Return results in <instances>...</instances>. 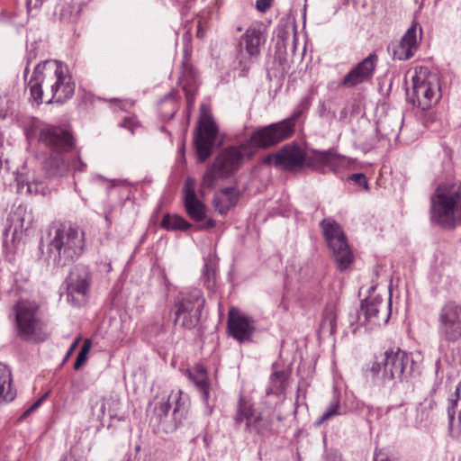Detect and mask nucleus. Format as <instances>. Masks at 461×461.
I'll use <instances>...</instances> for the list:
<instances>
[{
    "label": "nucleus",
    "mask_w": 461,
    "mask_h": 461,
    "mask_svg": "<svg viewBox=\"0 0 461 461\" xmlns=\"http://www.w3.org/2000/svg\"><path fill=\"white\" fill-rule=\"evenodd\" d=\"M30 100L37 105L64 104L75 93L76 85L62 62L47 59L38 63L28 82Z\"/></svg>",
    "instance_id": "1"
},
{
    "label": "nucleus",
    "mask_w": 461,
    "mask_h": 461,
    "mask_svg": "<svg viewBox=\"0 0 461 461\" xmlns=\"http://www.w3.org/2000/svg\"><path fill=\"white\" fill-rule=\"evenodd\" d=\"M48 258L55 267H65L77 260L85 250V233L68 223H53L50 229Z\"/></svg>",
    "instance_id": "2"
},
{
    "label": "nucleus",
    "mask_w": 461,
    "mask_h": 461,
    "mask_svg": "<svg viewBox=\"0 0 461 461\" xmlns=\"http://www.w3.org/2000/svg\"><path fill=\"white\" fill-rule=\"evenodd\" d=\"M414 366L411 353L400 348H391L380 356H375L367 371L375 383L382 385L395 384L397 382H408L413 375Z\"/></svg>",
    "instance_id": "3"
},
{
    "label": "nucleus",
    "mask_w": 461,
    "mask_h": 461,
    "mask_svg": "<svg viewBox=\"0 0 461 461\" xmlns=\"http://www.w3.org/2000/svg\"><path fill=\"white\" fill-rule=\"evenodd\" d=\"M430 221L446 230L461 223V182L439 185L430 196Z\"/></svg>",
    "instance_id": "4"
},
{
    "label": "nucleus",
    "mask_w": 461,
    "mask_h": 461,
    "mask_svg": "<svg viewBox=\"0 0 461 461\" xmlns=\"http://www.w3.org/2000/svg\"><path fill=\"white\" fill-rule=\"evenodd\" d=\"M301 114V111H295L285 120L255 130L242 143V148L249 150V156H254L258 149H267L291 138L294 133L295 121Z\"/></svg>",
    "instance_id": "5"
},
{
    "label": "nucleus",
    "mask_w": 461,
    "mask_h": 461,
    "mask_svg": "<svg viewBox=\"0 0 461 461\" xmlns=\"http://www.w3.org/2000/svg\"><path fill=\"white\" fill-rule=\"evenodd\" d=\"M205 298L202 290L191 288L178 293L174 300V323L185 330H192L200 322Z\"/></svg>",
    "instance_id": "6"
},
{
    "label": "nucleus",
    "mask_w": 461,
    "mask_h": 461,
    "mask_svg": "<svg viewBox=\"0 0 461 461\" xmlns=\"http://www.w3.org/2000/svg\"><path fill=\"white\" fill-rule=\"evenodd\" d=\"M245 422L244 430L249 433H255L262 439L269 438L277 434L274 428V419L270 415H264L262 412L255 414L253 403L243 396H240L233 416L235 429H239Z\"/></svg>",
    "instance_id": "7"
},
{
    "label": "nucleus",
    "mask_w": 461,
    "mask_h": 461,
    "mask_svg": "<svg viewBox=\"0 0 461 461\" xmlns=\"http://www.w3.org/2000/svg\"><path fill=\"white\" fill-rule=\"evenodd\" d=\"M15 330L25 341H43L47 339L45 323L35 302L20 301L15 305Z\"/></svg>",
    "instance_id": "8"
},
{
    "label": "nucleus",
    "mask_w": 461,
    "mask_h": 461,
    "mask_svg": "<svg viewBox=\"0 0 461 461\" xmlns=\"http://www.w3.org/2000/svg\"><path fill=\"white\" fill-rule=\"evenodd\" d=\"M320 227L329 249L332 251L338 269L346 271L352 264L354 256L342 227L331 219H323Z\"/></svg>",
    "instance_id": "9"
},
{
    "label": "nucleus",
    "mask_w": 461,
    "mask_h": 461,
    "mask_svg": "<svg viewBox=\"0 0 461 461\" xmlns=\"http://www.w3.org/2000/svg\"><path fill=\"white\" fill-rule=\"evenodd\" d=\"M158 421V432L170 434L175 432L185 419L187 406L179 391L171 393L166 401L158 402L154 408Z\"/></svg>",
    "instance_id": "10"
},
{
    "label": "nucleus",
    "mask_w": 461,
    "mask_h": 461,
    "mask_svg": "<svg viewBox=\"0 0 461 461\" xmlns=\"http://www.w3.org/2000/svg\"><path fill=\"white\" fill-rule=\"evenodd\" d=\"M437 331L440 341L461 340V303L454 299L443 303L437 314Z\"/></svg>",
    "instance_id": "11"
},
{
    "label": "nucleus",
    "mask_w": 461,
    "mask_h": 461,
    "mask_svg": "<svg viewBox=\"0 0 461 461\" xmlns=\"http://www.w3.org/2000/svg\"><path fill=\"white\" fill-rule=\"evenodd\" d=\"M437 78L428 68H420L412 77V95L409 96L413 105L427 110L437 104L440 95Z\"/></svg>",
    "instance_id": "12"
},
{
    "label": "nucleus",
    "mask_w": 461,
    "mask_h": 461,
    "mask_svg": "<svg viewBox=\"0 0 461 461\" xmlns=\"http://www.w3.org/2000/svg\"><path fill=\"white\" fill-rule=\"evenodd\" d=\"M67 300L75 307L86 303L92 284V275L88 267L78 264L74 266L66 280Z\"/></svg>",
    "instance_id": "13"
},
{
    "label": "nucleus",
    "mask_w": 461,
    "mask_h": 461,
    "mask_svg": "<svg viewBox=\"0 0 461 461\" xmlns=\"http://www.w3.org/2000/svg\"><path fill=\"white\" fill-rule=\"evenodd\" d=\"M219 129L212 115L202 113L194 132V146L199 162H205L212 154Z\"/></svg>",
    "instance_id": "14"
},
{
    "label": "nucleus",
    "mask_w": 461,
    "mask_h": 461,
    "mask_svg": "<svg viewBox=\"0 0 461 461\" xmlns=\"http://www.w3.org/2000/svg\"><path fill=\"white\" fill-rule=\"evenodd\" d=\"M184 206L187 215L193 221L199 224L195 227L196 230H210L215 227L216 221L212 218H207L206 206L200 201L195 193V180L188 176L185 182L184 188Z\"/></svg>",
    "instance_id": "15"
},
{
    "label": "nucleus",
    "mask_w": 461,
    "mask_h": 461,
    "mask_svg": "<svg viewBox=\"0 0 461 461\" xmlns=\"http://www.w3.org/2000/svg\"><path fill=\"white\" fill-rule=\"evenodd\" d=\"M39 140L50 153H70L76 149L72 132L61 127L48 126L41 130Z\"/></svg>",
    "instance_id": "16"
},
{
    "label": "nucleus",
    "mask_w": 461,
    "mask_h": 461,
    "mask_svg": "<svg viewBox=\"0 0 461 461\" xmlns=\"http://www.w3.org/2000/svg\"><path fill=\"white\" fill-rule=\"evenodd\" d=\"M377 62L378 56L376 53H370L346 74L338 84V87L352 88L371 80L374 77Z\"/></svg>",
    "instance_id": "17"
},
{
    "label": "nucleus",
    "mask_w": 461,
    "mask_h": 461,
    "mask_svg": "<svg viewBox=\"0 0 461 461\" xmlns=\"http://www.w3.org/2000/svg\"><path fill=\"white\" fill-rule=\"evenodd\" d=\"M377 62L378 56L376 53H370L346 74L338 84V87L352 88L371 80L374 77Z\"/></svg>",
    "instance_id": "18"
},
{
    "label": "nucleus",
    "mask_w": 461,
    "mask_h": 461,
    "mask_svg": "<svg viewBox=\"0 0 461 461\" xmlns=\"http://www.w3.org/2000/svg\"><path fill=\"white\" fill-rule=\"evenodd\" d=\"M227 328L230 336L240 343L251 342L256 331L253 318L240 313L235 309L229 311Z\"/></svg>",
    "instance_id": "19"
},
{
    "label": "nucleus",
    "mask_w": 461,
    "mask_h": 461,
    "mask_svg": "<svg viewBox=\"0 0 461 461\" xmlns=\"http://www.w3.org/2000/svg\"><path fill=\"white\" fill-rule=\"evenodd\" d=\"M391 297H389L387 304H384L380 295H369L361 302L360 311L367 322L380 325L388 322L391 316Z\"/></svg>",
    "instance_id": "20"
},
{
    "label": "nucleus",
    "mask_w": 461,
    "mask_h": 461,
    "mask_svg": "<svg viewBox=\"0 0 461 461\" xmlns=\"http://www.w3.org/2000/svg\"><path fill=\"white\" fill-rule=\"evenodd\" d=\"M253 156H249V150L242 148V143L238 147H230L221 152L213 161V167L221 169L223 175L227 176L234 173L244 158H251Z\"/></svg>",
    "instance_id": "21"
},
{
    "label": "nucleus",
    "mask_w": 461,
    "mask_h": 461,
    "mask_svg": "<svg viewBox=\"0 0 461 461\" xmlns=\"http://www.w3.org/2000/svg\"><path fill=\"white\" fill-rule=\"evenodd\" d=\"M305 163V151L297 143L286 144L276 152V167L295 172Z\"/></svg>",
    "instance_id": "22"
},
{
    "label": "nucleus",
    "mask_w": 461,
    "mask_h": 461,
    "mask_svg": "<svg viewBox=\"0 0 461 461\" xmlns=\"http://www.w3.org/2000/svg\"><path fill=\"white\" fill-rule=\"evenodd\" d=\"M420 29V40L421 39L422 29L417 22H413L411 27L402 37L399 43L393 46V59L407 60L412 58L419 48L417 29Z\"/></svg>",
    "instance_id": "23"
},
{
    "label": "nucleus",
    "mask_w": 461,
    "mask_h": 461,
    "mask_svg": "<svg viewBox=\"0 0 461 461\" xmlns=\"http://www.w3.org/2000/svg\"><path fill=\"white\" fill-rule=\"evenodd\" d=\"M340 164V156L333 149L324 151L314 150L311 155L305 153L304 167L312 170L324 173L326 169L334 171Z\"/></svg>",
    "instance_id": "24"
},
{
    "label": "nucleus",
    "mask_w": 461,
    "mask_h": 461,
    "mask_svg": "<svg viewBox=\"0 0 461 461\" xmlns=\"http://www.w3.org/2000/svg\"><path fill=\"white\" fill-rule=\"evenodd\" d=\"M447 412L449 433L453 437L461 436V382L448 400Z\"/></svg>",
    "instance_id": "25"
},
{
    "label": "nucleus",
    "mask_w": 461,
    "mask_h": 461,
    "mask_svg": "<svg viewBox=\"0 0 461 461\" xmlns=\"http://www.w3.org/2000/svg\"><path fill=\"white\" fill-rule=\"evenodd\" d=\"M178 84L185 94L187 105L189 107L192 106L194 103V95L197 90L196 71L186 59L182 62Z\"/></svg>",
    "instance_id": "26"
},
{
    "label": "nucleus",
    "mask_w": 461,
    "mask_h": 461,
    "mask_svg": "<svg viewBox=\"0 0 461 461\" xmlns=\"http://www.w3.org/2000/svg\"><path fill=\"white\" fill-rule=\"evenodd\" d=\"M42 167L48 177H62L69 171V164L64 153H50L45 158Z\"/></svg>",
    "instance_id": "27"
},
{
    "label": "nucleus",
    "mask_w": 461,
    "mask_h": 461,
    "mask_svg": "<svg viewBox=\"0 0 461 461\" xmlns=\"http://www.w3.org/2000/svg\"><path fill=\"white\" fill-rule=\"evenodd\" d=\"M265 41L266 37L259 27H249L242 36L241 45H244L247 53L252 57L259 54V47Z\"/></svg>",
    "instance_id": "28"
},
{
    "label": "nucleus",
    "mask_w": 461,
    "mask_h": 461,
    "mask_svg": "<svg viewBox=\"0 0 461 461\" xmlns=\"http://www.w3.org/2000/svg\"><path fill=\"white\" fill-rule=\"evenodd\" d=\"M189 377L199 390L203 402L207 408H210V411H212V406L209 402L210 384L205 368L201 365L196 366L194 371L189 373Z\"/></svg>",
    "instance_id": "29"
},
{
    "label": "nucleus",
    "mask_w": 461,
    "mask_h": 461,
    "mask_svg": "<svg viewBox=\"0 0 461 461\" xmlns=\"http://www.w3.org/2000/svg\"><path fill=\"white\" fill-rule=\"evenodd\" d=\"M399 115H385L376 122V132L383 138L397 136L401 125Z\"/></svg>",
    "instance_id": "30"
},
{
    "label": "nucleus",
    "mask_w": 461,
    "mask_h": 461,
    "mask_svg": "<svg viewBox=\"0 0 461 461\" xmlns=\"http://www.w3.org/2000/svg\"><path fill=\"white\" fill-rule=\"evenodd\" d=\"M16 397V391L12 388V374L5 366H0V402H12Z\"/></svg>",
    "instance_id": "31"
},
{
    "label": "nucleus",
    "mask_w": 461,
    "mask_h": 461,
    "mask_svg": "<svg viewBox=\"0 0 461 461\" xmlns=\"http://www.w3.org/2000/svg\"><path fill=\"white\" fill-rule=\"evenodd\" d=\"M337 328V306L335 303H327L322 313L320 330L323 333L334 335Z\"/></svg>",
    "instance_id": "32"
},
{
    "label": "nucleus",
    "mask_w": 461,
    "mask_h": 461,
    "mask_svg": "<svg viewBox=\"0 0 461 461\" xmlns=\"http://www.w3.org/2000/svg\"><path fill=\"white\" fill-rule=\"evenodd\" d=\"M158 109L163 120H171L177 111V101L176 92H171L165 95L158 103Z\"/></svg>",
    "instance_id": "33"
},
{
    "label": "nucleus",
    "mask_w": 461,
    "mask_h": 461,
    "mask_svg": "<svg viewBox=\"0 0 461 461\" xmlns=\"http://www.w3.org/2000/svg\"><path fill=\"white\" fill-rule=\"evenodd\" d=\"M270 386L267 389V394L281 395L287 386V374L284 371H275L270 376Z\"/></svg>",
    "instance_id": "34"
},
{
    "label": "nucleus",
    "mask_w": 461,
    "mask_h": 461,
    "mask_svg": "<svg viewBox=\"0 0 461 461\" xmlns=\"http://www.w3.org/2000/svg\"><path fill=\"white\" fill-rule=\"evenodd\" d=\"M160 227L167 230H186L192 227V224L182 216L167 213L160 222Z\"/></svg>",
    "instance_id": "35"
},
{
    "label": "nucleus",
    "mask_w": 461,
    "mask_h": 461,
    "mask_svg": "<svg viewBox=\"0 0 461 461\" xmlns=\"http://www.w3.org/2000/svg\"><path fill=\"white\" fill-rule=\"evenodd\" d=\"M437 406V402L434 399H426L423 402H420L417 407V418L420 421L427 420L429 419L430 411H432Z\"/></svg>",
    "instance_id": "36"
},
{
    "label": "nucleus",
    "mask_w": 461,
    "mask_h": 461,
    "mask_svg": "<svg viewBox=\"0 0 461 461\" xmlns=\"http://www.w3.org/2000/svg\"><path fill=\"white\" fill-rule=\"evenodd\" d=\"M215 276L216 268L214 265L210 261H205L203 268V280L204 285H206L208 289H211L214 286Z\"/></svg>",
    "instance_id": "37"
},
{
    "label": "nucleus",
    "mask_w": 461,
    "mask_h": 461,
    "mask_svg": "<svg viewBox=\"0 0 461 461\" xmlns=\"http://www.w3.org/2000/svg\"><path fill=\"white\" fill-rule=\"evenodd\" d=\"M226 175L221 173V169H217L213 167V163L212 166L206 170L203 177V185L206 187H212L214 183L218 178L226 177Z\"/></svg>",
    "instance_id": "38"
},
{
    "label": "nucleus",
    "mask_w": 461,
    "mask_h": 461,
    "mask_svg": "<svg viewBox=\"0 0 461 461\" xmlns=\"http://www.w3.org/2000/svg\"><path fill=\"white\" fill-rule=\"evenodd\" d=\"M238 201H239V193L236 194H231L230 196H227L226 200H225L226 203H224V206L220 207V204H219L220 198L214 197L213 198V206H214L215 210L220 214H225L230 208L234 207L237 204Z\"/></svg>",
    "instance_id": "39"
},
{
    "label": "nucleus",
    "mask_w": 461,
    "mask_h": 461,
    "mask_svg": "<svg viewBox=\"0 0 461 461\" xmlns=\"http://www.w3.org/2000/svg\"><path fill=\"white\" fill-rule=\"evenodd\" d=\"M340 404L338 399H333V401L330 403L327 410L322 413L320 417L319 420L316 422L317 425L333 418L334 416L340 414Z\"/></svg>",
    "instance_id": "40"
},
{
    "label": "nucleus",
    "mask_w": 461,
    "mask_h": 461,
    "mask_svg": "<svg viewBox=\"0 0 461 461\" xmlns=\"http://www.w3.org/2000/svg\"><path fill=\"white\" fill-rule=\"evenodd\" d=\"M91 340L86 339L74 363V369H80L86 361L87 354L91 348Z\"/></svg>",
    "instance_id": "41"
},
{
    "label": "nucleus",
    "mask_w": 461,
    "mask_h": 461,
    "mask_svg": "<svg viewBox=\"0 0 461 461\" xmlns=\"http://www.w3.org/2000/svg\"><path fill=\"white\" fill-rule=\"evenodd\" d=\"M27 193L45 195L48 193V187L44 182L39 180L28 181L26 183Z\"/></svg>",
    "instance_id": "42"
},
{
    "label": "nucleus",
    "mask_w": 461,
    "mask_h": 461,
    "mask_svg": "<svg viewBox=\"0 0 461 461\" xmlns=\"http://www.w3.org/2000/svg\"><path fill=\"white\" fill-rule=\"evenodd\" d=\"M68 161L69 169L74 172H84L86 171L87 165L81 159L79 151H76V154Z\"/></svg>",
    "instance_id": "43"
},
{
    "label": "nucleus",
    "mask_w": 461,
    "mask_h": 461,
    "mask_svg": "<svg viewBox=\"0 0 461 461\" xmlns=\"http://www.w3.org/2000/svg\"><path fill=\"white\" fill-rule=\"evenodd\" d=\"M348 179L356 185L363 186L366 190L369 188L366 176L363 173H354L348 176Z\"/></svg>",
    "instance_id": "44"
},
{
    "label": "nucleus",
    "mask_w": 461,
    "mask_h": 461,
    "mask_svg": "<svg viewBox=\"0 0 461 461\" xmlns=\"http://www.w3.org/2000/svg\"><path fill=\"white\" fill-rule=\"evenodd\" d=\"M289 38V32L286 31H280L276 36V48H285V41Z\"/></svg>",
    "instance_id": "45"
},
{
    "label": "nucleus",
    "mask_w": 461,
    "mask_h": 461,
    "mask_svg": "<svg viewBox=\"0 0 461 461\" xmlns=\"http://www.w3.org/2000/svg\"><path fill=\"white\" fill-rule=\"evenodd\" d=\"M273 0H257L256 1V8L259 12H266L267 9L270 8L272 5Z\"/></svg>",
    "instance_id": "46"
},
{
    "label": "nucleus",
    "mask_w": 461,
    "mask_h": 461,
    "mask_svg": "<svg viewBox=\"0 0 461 461\" xmlns=\"http://www.w3.org/2000/svg\"><path fill=\"white\" fill-rule=\"evenodd\" d=\"M262 163L265 165H271L274 164L275 167H276V152L267 155L263 160Z\"/></svg>",
    "instance_id": "47"
},
{
    "label": "nucleus",
    "mask_w": 461,
    "mask_h": 461,
    "mask_svg": "<svg viewBox=\"0 0 461 461\" xmlns=\"http://www.w3.org/2000/svg\"><path fill=\"white\" fill-rule=\"evenodd\" d=\"M49 393H46L42 397L38 399L26 411L24 414H28L32 412V411L36 410L41 402L45 400V398L48 396Z\"/></svg>",
    "instance_id": "48"
},
{
    "label": "nucleus",
    "mask_w": 461,
    "mask_h": 461,
    "mask_svg": "<svg viewBox=\"0 0 461 461\" xmlns=\"http://www.w3.org/2000/svg\"><path fill=\"white\" fill-rule=\"evenodd\" d=\"M205 36V28L203 26V23L200 20L197 23V31L196 37L199 39H203Z\"/></svg>",
    "instance_id": "49"
},
{
    "label": "nucleus",
    "mask_w": 461,
    "mask_h": 461,
    "mask_svg": "<svg viewBox=\"0 0 461 461\" xmlns=\"http://www.w3.org/2000/svg\"><path fill=\"white\" fill-rule=\"evenodd\" d=\"M79 342V338L77 339L69 347L66 356H65V358H64V362L67 361L70 356L73 354V352L75 351V349L77 348V344Z\"/></svg>",
    "instance_id": "50"
},
{
    "label": "nucleus",
    "mask_w": 461,
    "mask_h": 461,
    "mask_svg": "<svg viewBox=\"0 0 461 461\" xmlns=\"http://www.w3.org/2000/svg\"><path fill=\"white\" fill-rule=\"evenodd\" d=\"M319 113L321 117H326L330 113L324 102L319 104Z\"/></svg>",
    "instance_id": "51"
},
{
    "label": "nucleus",
    "mask_w": 461,
    "mask_h": 461,
    "mask_svg": "<svg viewBox=\"0 0 461 461\" xmlns=\"http://www.w3.org/2000/svg\"><path fill=\"white\" fill-rule=\"evenodd\" d=\"M120 125L123 128L132 131L133 121L131 118H124Z\"/></svg>",
    "instance_id": "52"
},
{
    "label": "nucleus",
    "mask_w": 461,
    "mask_h": 461,
    "mask_svg": "<svg viewBox=\"0 0 461 461\" xmlns=\"http://www.w3.org/2000/svg\"><path fill=\"white\" fill-rule=\"evenodd\" d=\"M221 194H224L226 197L230 196L231 194H236L238 192L236 191L235 187H225L221 190Z\"/></svg>",
    "instance_id": "53"
},
{
    "label": "nucleus",
    "mask_w": 461,
    "mask_h": 461,
    "mask_svg": "<svg viewBox=\"0 0 461 461\" xmlns=\"http://www.w3.org/2000/svg\"><path fill=\"white\" fill-rule=\"evenodd\" d=\"M61 461H79L77 459L75 454L73 453L72 450H70L64 457Z\"/></svg>",
    "instance_id": "54"
},
{
    "label": "nucleus",
    "mask_w": 461,
    "mask_h": 461,
    "mask_svg": "<svg viewBox=\"0 0 461 461\" xmlns=\"http://www.w3.org/2000/svg\"><path fill=\"white\" fill-rule=\"evenodd\" d=\"M31 60H32V59H31V58H29V59H28V60H27V64H26V66H25V68H24V70H23V76H24V77H27V75H28V74H29V72H30V64H31Z\"/></svg>",
    "instance_id": "55"
},
{
    "label": "nucleus",
    "mask_w": 461,
    "mask_h": 461,
    "mask_svg": "<svg viewBox=\"0 0 461 461\" xmlns=\"http://www.w3.org/2000/svg\"><path fill=\"white\" fill-rule=\"evenodd\" d=\"M374 461H390V460H389V458H388V457L384 456H375L374 457Z\"/></svg>",
    "instance_id": "56"
},
{
    "label": "nucleus",
    "mask_w": 461,
    "mask_h": 461,
    "mask_svg": "<svg viewBox=\"0 0 461 461\" xmlns=\"http://www.w3.org/2000/svg\"><path fill=\"white\" fill-rule=\"evenodd\" d=\"M100 414L98 415L99 418H103L105 413V404L103 402L100 409Z\"/></svg>",
    "instance_id": "57"
},
{
    "label": "nucleus",
    "mask_w": 461,
    "mask_h": 461,
    "mask_svg": "<svg viewBox=\"0 0 461 461\" xmlns=\"http://www.w3.org/2000/svg\"><path fill=\"white\" fill-rule=\"evenodd\" d=\"M112 420L117 419L118 420H123V417H118L117 415H111L110 416Z\"/></svg>",
    "instance_id": "58"
},
{
    "label": "nucleus",
    "mask_w": 461,
    "mask_h": 461,
    "mask_svg": "<svg viewBox=\"0 0 461 461\" xmlns=\"http://www.w3.org/2000/svg\"><path fill=\"white\" fill-rule=\"evenodd\" d=\"M346 114H347V111H346V109H343V110L340 112V116H341V117H342V116H346Z\"/></svg>",
    "instance_id": "59"
},
{
    "label": "nucleus",
    "mask_w": 461,
    "mask_h": 461,
    "mask_svg": "<svg viewBox=\"0 0 461 461\" xmlns=\"http://www.w3.org/2000/svg\"><path fill=\"white\" fill-rule=\"evenodd\" d=\"M225 203H226L225 200L223 201V200L220 199V203H219L220 207H223Z\"/></svg>",
    "instance_id": "60"
},
{
    "label": "nucleus",
    "mask_w": 461,
    "mask_h": 461,
    "mask_svg": "<svg viewBox=\"0 0 461 461\" xmlns=\"http://www.w3.org/2000/svg\"><path fill=\"white\" fill-rule=\"evenodd\" d=\"M105 221L110 224L111 223V220H110V217L108 214H105Z\"/></svg>",
    "instance_id": "61"
},
{
    "label": "nucleus",
    "mask_w": 461,
    "mask_h": 461,
    "mask_svg": "<svg viewBox=\"0 0 461 461\" xmlns=\"http://www.w3.org/2000/svg\"><path fill=\"white\" fill-rule=\"evenodd\" d=\"M30 5H31V1H28L27 2V8H28V10H30Z\"/></svg>",
    "instance_id": "62"
},
{
    "label": "nucleus",
    "mask_w": 461,
    "mask_h": 461,
    "mask_svg": "<svg viewBox=\"0 0 461 461\" xmlns=\"http://www.w3.org/2000/svg\"><path fill=\"white\" fill-rule=\"evenodd\" d=\"M112 428H113V425H112V424H109V425L107 426V429H111Z\"/></svg>",
    "instance_id": "63"
},
{
    "label": "nucleus",
    "mask_w": 461,
    "mask_h": 461,
    "mask_svg": "<svg viewBox=\"0 0 461 461\" xmlns=\"http://www.w3.org/2000/svg\"><path fill=\"white\" fill-rule=\"evenodd\" d=\"M161 131H166L165 127H161Z\"/></svg>",
    "instance_id": "64"
}]
</instances>
